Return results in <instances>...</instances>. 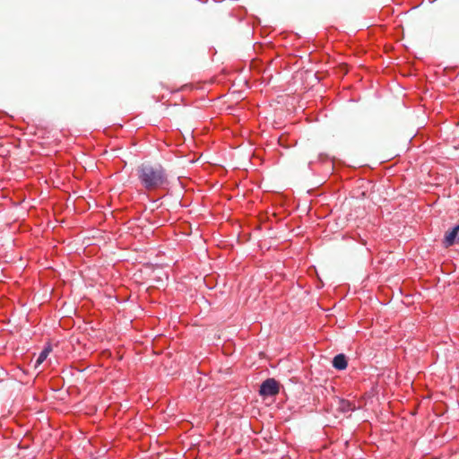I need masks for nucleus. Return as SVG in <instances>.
I'll return each mask as SVG.
<instances>
[{"instance_id":"nucleus-3","label":"nucleus","mask_w":459,"mask_h":459,"mask_svg":"<svg viewBox=\"0 0 459 459\" xmlns=\"http://www.w3.org/2000/svg\"><path fill=\"white\" fill-rule=\"evenodd\" d=\"M332 406H334L336 411L342 414H346L354 411L353 404L343 398L336 397L333 400Z\"/></svg>"},{"instance_id":"nucleus-6","label":"nucleus","mask_w":459,"mask_h":459,"mask_svg":"<svg viewBox=\"0 0 459 459\" xmlns=\"http://www.w3.org/2000/svg\"><path fill=\"white\" fill-rule=\"evenodd\" d=\"M52 351L51 345L48 344L46 345L43 350L40 351L37 360H36V366L41 364L48 356L50 351Z\"/></svg>"},{"instance_id":"nucleus-5","label":"nucleus","mask_w":459,"mask_h":459,"mask_svg":"<svg viewBox=\"0 0 459 459\" xmlns=\"http://www.w3.org/2000/svg\"><path fill=\"white\" fill-rule=\"evenodd\" d=\"M333 367L338 370H343L348 366V360L343 353L335 355L333 359Z\"/></svg>"},{"instance_id":"nucleus-2","label":"nucleus","mask_w":459,"mask_h":459,"mask_svg":"<svg viewBox=\"0 0 459 459\" xmlns=\"http://www.w3.org/2000/svg\"><path fill=\"white\" fill-rule=\"evenodd\" d=\"M279 392L280 385L274 378H267L260 385L259 394L263 397H273Z\"/></svg>"},{"instance_id":"nucleus-1","label":"nucleus","mask_w":459,"mask_h":459,"mask_svg":"<svg viewBox=\"0 0 459 459\" xmlns=\"http://www.w3.org/2000/svg\"><path fill=\"white\" fill-rule=\"evenodd\" d=\"M136 175L147 191L164 189L169 185L167 170L160 163L143 162L137 167Z\"/></svg>"},{"instance_id":"nucleus-4","label":"nucleus","mask_w":459,"mask_h":459,"mask_svg":"<svg viewBox=\"0 0 459 459\" xmlns=\"http://www.w3.org/2000/svg\"><path fill=\"white\" fill-rule=\"evenodd\" d=\"M456 243H459V224H456L450 231L446 233L443 241L446 247H451Z\"/></svg>"}]
</instances>
